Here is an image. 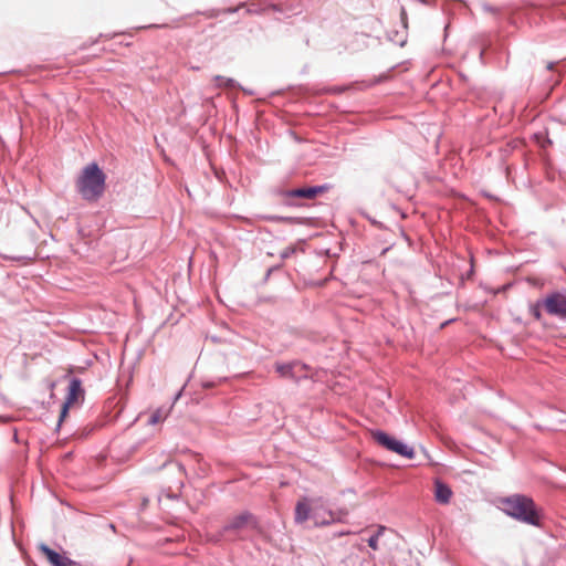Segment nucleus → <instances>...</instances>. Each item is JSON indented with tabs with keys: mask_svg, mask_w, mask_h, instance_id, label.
I'll use <instances>...</instances> for the list:
<instances>
[{
	"mask_svg": "<svg viewBox=\"0 0 566 566\" xmlns=\"http://www.w3.org/2000/svg\"><path fill=\"white\" fill-rule=\"evenodd\" d=\"M305 368V365H302L298 361L289 363V364H277L276 371L284 378H291L297 380L301 376L298 373Z\"/></svg>",
	"mask_w": 566,
	"mask_h": 566,
	"instance_id": "obj_10",
	"label": "nucleus"
},
{
	"mask_svg": "<svg viewBox=\"0 0 566 566\" xmlns=\"http://www.w3.org/2000/svg\"><path fill=\"white\" fill-rule=\"evenodd\" d=\"M84 391L82 389V381L78 378H72L69 385V392L65 402L62 406V410L60 413L59 424L64 420L69 412V408L73 405L77 399L83 396Z\"/></svg>",
	"mask_w": 566,
	"mask_h": 566,
	"instance_id": "obj_7",
	"label": "nucleus"
},
{
	"mask_svg": "<svg viewBox=\"0 0 566 566\" xmlns=\"http://www.w3.org/2000/svg\"><path fill=\"white\" fill-rule=\"evenodd\" d=\"M452 495L453 492L448 484H446L439 479L434 481L433 496L437 503L447 505L450 503Z\"/></svg>",
	"mask_w": 566,
	"mask_h": 566,
	"instance_id": "obj_9",
	"label": "nucleus"
},
{
	"mask_svg": "<svg viewBox=\"0 0 566 566\" xmlns=\"http://www.w3.org/2000/svg\"><path fill=\"white\" fill-rule=\"evenodd\" d=\"M294 252V249L287 248L281 253L282 259L289 258Z\"/></svg>",
	"mask_w": 566,
	"mask_h": 566,
	"instance_id": "obj_15",
	"label": "nucleus"
},
{
	"mask_svg": "<svg viewBox=\"0 0 566 566\" xmlns=\"http://www.w3.org/2000/svg\"><path fill=\"white\" fill-rule=\"evenodd\" d=\"M373 439L380 444L381 447L386 448L387 450L395 452L401 457H405L407 459H413L415 458V451L411 447L407 446L402 441H399L386 432L381 430H376L371 432Z\"/></svg>",
	"mask_w": 566,
	"mask_h": 566,
	"instance_id": "obj_4",
	"label": "nucleus"
},
{
	"mask_svg": "<svg viewBox=\"0 0 566 566\" xmlns=\"http://www.w3.org/2000/svg\"><path fill=\"white\" fill-rule=\"evenodd\" d=\"M323 190H324V187H322V186L306 187V188L295 189L291 192V195L294 197L311 199V198L316 197L318 193L323 192Z\"/></svg>",
	"mask_w": 566,
	"mask_h": 566,
	"instance_id": "obj_11",
	"label": "nucleus"
},
{
	"mask_svg": "<svg viewBox=\"0 0 566 566\" xmlns=\"http://www.w3.org/2000/svg\"><path fill=\"white\" fill-rule=\"evenodd\" d=\"M501 509L507 515L523 523L537 526L539 515L531 497L515 494L501 501Z\"/></svg>",
	"mask_w": 566,
	"mask_h": 566,
	"instance_id": "obj_3",
	"label": "nucleus"
},
{
	"mask_svg": "<svg viewBox=\"0 0 566 566\" xmlns=\"http://www.w3.org/2000/svg\"><path fill=\"white\" fill-rule=\"evenodd\" d=\"M258 521L250 512H242L232 517L222 528L224 534H233L235 537H241L242 533L255 530Z\"/></svg>",
	"mask_w": 566,
	"mask_h": 566,
	"instance_id": "obj_5",
	"label": "nucleus"
},
{
	"mask_svg": "<svg viewBox=\"0 0 566 566\" xmlns=\"http://www.w3.org/2000/svg\"><path fill=\"white\" fill-rule=\"evenodd\" d=\"M39 548L45 555L52 566H78V563L59 554L45 544H41Z\"/></svg>",
	"mask_w": 566,
	"mask_h": 566,
	"instance_id": "obj_8",
	"label": "nucleus"
},
{
	"mask_svg": "<svg viewBox=\"0 0 566 566\" xmlns=\"http://www.w3.org/2000/svg\"><path fill=\"white\" fill-rule=\"evenodd\" d=\"M325 510H331V509H329V507H327L326 502H325V500L323 499V506H321V507H319V514H323V515H325L326 517H328V516H327V514H326V512H325Z\"/></svg>",
	"mask_w": 566,
	"mask_h": 566,
	"instance_id": "obj_17",
	"label": "nucleus"
},
{
	"mask_svg": "<svg viewBox=\"0 0 566 566\" xmlns=\"http://www.w3.org/2000/svg\"><path fill=\"white\" fill-rule=\"evenodd\" d=\"M397 42L400 44V45H403L405 44V39L401 38L400 40H397Z\"/></svg>",
	"mask_w": 566,
	"mask_h": 566,
	"instance_id": "obj_18",
	"label": "nucleus"
},
{
	"mask_svg": "<svg viewBox=\"0 0 566 566\" xmlns=\"http://www.w3.org/2000/svg\"><path fill=\"white\" fill-rule=\"evenodd\" d=\"M323 506V497H301L295 505L294 520L296 524H303L310 518L313 520L316 526H326L334 523H344L348 515L346 507H340L335 511L325 510L328 517L319 514V507Z\"/></svg>",
	"mask_w": 566,
	"mask_h": 566,
	"instance_id": "obj_1",
	"label": "nucleus"
},
{
	"mask_svg": "<svg viewBox=\"0 0 566 566\" xmlns=\"http://www.w3.org/2000/svg\"><path fill=\"white\" fill-rule=\"evenodd\" d=\"M78 566H82V565L78 564Z\"/></svg>",
	"mask_w": 566,
	"mask_h": 566,
	"instance_id": "obj_20",
	"label": "nucleus"
},
{
	"mask_svg": "<svg viewBox=\"0 0 566 566\" xmlns=\"http://www.w3.org/2000/svg\"><path fill=\"white\" fill-rule=\"evenodd\" d=\"M543 306L548 314L566 318V291L547 295L543 301Z\"/></svg>",
	"mask_w": 566,
	"mask_h": 566,
	"instance_id": "obj_6",
	"label": "nucleus"
},
{
	"mask_svg": "<svg viewBox=\"0 0 566 566\" xmlns=\"http://www.w3.org/2000/svg\"><path fill=\"white\" fill-rule=\"evenodd\" d=\"M168 412L169 410L167 408H158L150 415L148 423L154 426L159 422H163L167 418Z\"/></svg>",
	"mask_w": 566,
	"mask_h": 566,
	"instance_id": "obj_12",
	"label": "nucleus"
},
{
	"mask_svg": "<svg viewBox=\"0 0 566 566\" xmlns=\"http://www.w3.org/2000/svg\"><path fill=\"white\" fill-rule=\"evenodd\" d=\"M384 531H385V527H384V526H380V527L378 528V531H377L374 535H371V536L369 537V539H368V546H369L371 549H374V551L378 549V538H379V536L384 533Z\"/></svg>",
	"mask_w": 566,
	"mask_h": 566,
	"instance_id": "obj_14",
	"label": "nucleus"
},
{
	"mask_svg": "<svg viewBox=\"0 0 566 566\" xmlns=\"http://www.w3.org/2000/svg\"><path fill=\"white\" fill-rule=\"evenodd\" d=\"M348 534H350V532H349V531H342V532L339 533V535H348Z\"/></svg>",
	"mask_w": 566,
	"mask_h": 566,
	"instance_id": "obj_19",
	"label": "nucleus"
},
{
	"mask_svg": "<svg viewBox=\"0 0 566 566\" xmlns=\"http://www.w3.org/2000/svg\"><path fill=\"white\" fill-rule=\"evenodd\" d=\"M76 189L83 199L96 201L105 190V175L97 164L91 163L82 170L76 180Z\"/></svg>",
	"mask_w": 566,
	"mask_h": 566,
	"instance_id": "obj_2",
	"label": "nucleus"
},
{
	"mask_svg": "<svg viewBox=\"0 0 566 566\" xmlns=\"http://www.w3.org/2000/svg\"><path fill=\"white\" fill-rule=\"evenodd\" d=\"M213 80L216 82V86L217 87L233 88V87L238 86V83L233 78H230V77H224V76H221V75H217V76H214Z\"/></svg>",
	"mask_w": 566,
	"mask_h": 566,
	"instance_id": "obj_13",
	"label": "nucleus"
},
{
	"mask_svg": "<svg viewBox=\"0 0 566 566\" xmlns=\"http://www.w3.org/2000/svg\"><path fill=\"white\" fill-rule=\"evenodd\" d=\"M401 22L403 24V28H407V13L405 8L401 9Z\"/></svg>",
	"mask_w": 566,
	"mask_h": 566,
	"instance_id": "obj_16",
	"label": "nucleus"
}]
</instances>
